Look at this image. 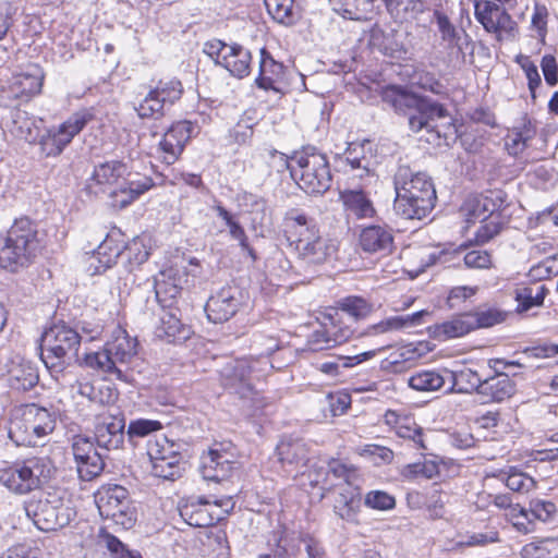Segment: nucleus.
Listing matches in <instances>:
<instances>
[{"instance_id":"6","label":"nucleus","mask_w":558,"mask_h":558,"mask_svg":"<svg viewBox=\"0 0 558 558\" xmlns=\"http://www.w3.org/2000/svg\"><path fill=\"white\" fill-rule=\"evenodd\" d=\"M383 100L397 112L407 114L410 129L416 133L422 130L439 133L438 121L448 118V111L442 105L418 97L400 86L386 87Z\"/></svg>"},{"instance_id":"41","label":"nucleus","mask_w":558,"mask_h":558,"mask_svg":"<svg viewBox=\"0 0 558 558\" xmlns=\"http://www.w3.org/2000/svg\"><path fill=\"white\" fill-rule=\"evenodd\" d=\"M446 378L437 371L424 369L414 373L408 379L410 388L416 391L430 392L444 387Z\"/></svg>"},{"instance_id":"20","label":"nucleus","mask_w":558,"mask_h":558,"mask_svg":"<svg viewBox=\"0 0 558 558\" xmlns=\"http://www.w3.org/2000/svg\"><path fill=\"white\" fill-rule=\"evenodd\" d=\"M242 305V293L238 287L227 286L211 295L205 311L210 322L215 324L229 320Z\"/></svg>"},{"instance_id":"46","label":"nucleus","mask_w":558,"mask_h":558,"mask_svg":"<svg viewBox=\"0 0 558 558\" xmlns=\"http://www.w3.org/2000/svg\"><path fill=\"white\" fill-rule=\"evenodd\" d=\"M339 312L345 313L355 320L364 319L373 312V305L364 298L350 295L338 302Z\"/></svg>"},{"instance_id":"54","label":"nucleus","mask_w":558,"mask_h":558,"mask_svg":"<svg viewBox=\"0 0 558 558\" xmlns=\"http://www.w3.org/2000/svg\"><path fill=\"white\" fill-rule=\"evenodd\" d=\"M414 351L410 347H403L391 352L388 357L381 361L380 367L391 373L402 372L404 363L412 360Z\"/></svg>"},{"instance_id":"44","label":"nucleus","mask_w":558,"mask_h":558,"mask_svg":"<svg viewBox=\"0 0 558 558\" xmlns=\"http://www.w3.org/2000/svg\"><path fill=\"white\" fill-rule=\"evenodd\" d=\"M81 364L105 374H116L118 378L122 377L121 369L113 364L106 347L101 351L86 353Z\"/></svg>"},{"instance_id":"55","label":"nucleus","mask_w":558,"mask_h":558,"mask_svg":"<svg viewBox=\"0 0 558 558\" xmlns=\"http://www.w3.org/2000/svg\"><path fill=\"white\" fill-rule=\"evenodd\" d=\"M149 251L140 238L133 239L126 245L123 244L122 258H126L131 266H138L147 260Z\"/></svg>"},{"instance_id":"1","label":"nucleus","mask_w":558,"mask_h":558,"mask_svg":"<svg viewBox=\"0 0 558 558\" xmlns=\"http://www.w3.org/2000/svg\"><path fill=\"white\" fill-rule=\"evenodd\" d=\"M151 186L150 177L131 170L121 160H109L95 166L86 181V191L89 194L109 193L111 205L119 209L131 205Z\"/></svg>"},{"instance_id":"9","label":"nucleus","mask_w":558,"mask_h":558,"mask_svg":"<svg viewBox=\"0 0 558 558\" xmlns=\"http://www.w3.org/2000/svg\"><path fill=\"white\" fill-rule=\"evenodd\" d=\"M56 428V417L34 403L15 407L10 412L8 435L16 446H37Z\"/></svg>"},{"instance_id":"5","label":"nucleus","mask_w":558,"mask_h":558,"mask_svg":"<svg viewBox=\"0 0 558 558\" xmlns=\"http://www.w3.org/2000/svg\"><path fill=\"white\" fill-rule=\"evenodd\" d=\"M284 221L287 239L294 245L299 258L304 263L320 265L335 257L338 242L323 235L313 218L298 209H291Z\"/></svg>"},{"instance_id":"33","label":"nucleus","mask_w":558,"mask_h":558,"mask_svg":"<svg viewBox=\"0 0 558 558\" xmlns=\"http://www.w3.org/2000/svg\"><path fill=\"white\" fill-rule=\"evenodd\" d=\"M515 392V384L507 374H496L495 376L484 378L481 389V396L485 401H504Z\"/></svg>"},{"instance_id":"49","label":"nucleus","mask_w":558,"mask_h":558,"mask_svg":"<svg viewBox=\"0 0 558 558\" xmlns=\"http://www.w3.org/2000/svg\"><path fill=\"white\" fill-rule=\"evenodd\" d=\"M204 544L211 549L217 558H227L230 554L227 532L220 526H213L207 531Z\"/></svg>"},{"instance_id":"38","label":"nucleus","mask_w":558,"mask_h":558,"mask_svg":"<svg viewBox=\"0 0 558 558\" xmlns=\"http://www.w3.org/2000/svg\"><path fill=\"white\" fill-rule=\"evenodd\" d=\"M451 380V391L460 393H470L476 391L481 395V389L484 383L482 375L472 368L464 367L456 372H446Z\"/></svg>"},{"instance_id":"17","label":"nucleus","mask_w":558,"mask_h":558,"mask_svg":"<svg viewBox=\"0 0 558 558\" xmlns=\"http://www.w3.org/2000/svg\"><path fill=\"white\" fill-rule=\"evenodd\" d=\"M183 93L182 83L177 78L160 80L135 107L137 114L142 118L157 119L163 116L165 106L172 105L181 98Z\"/></svg>"},{"instance_id":"15","label":"nucleus","mask_w":558,"mask_h":558,"mask_svg":"<svg viewBox=\"0 0 558 558\" xmlns=\"http://www.w3.org/2000/svg\"><path fill=\"white\" fill-rule=\"evenodd\" d=\"M232 498L225 499H198L185 502L180 507L181 518L191 526L209 527L215 522L221 521L233 509Z\"/></svg>"},{"instance_id":"48","label":"nucleus","mask_w":558,"mask_h":558,"mask_svg":"<svg viewBox=\"0 0 558 558\" xmlns=\"http://www.w3.org/2000/svg\"><path fill=\"white\" fill-rule=\"evenodd\" d=\"M482 225L475 232V242L477 244H485L489 242L494 236L500 233L504 228V221L500 214H490L484 217L481 221Z\"/></svg>"},{"instance_id":"60","label":"nucleus","mask_w":558,"mask_h":558,"mask_svg":"<svg viewBox=\"0 0 558 558\" xmlns=\"http://www.w3.org/2000/svg\"><path fill=\"white\" fill-rule=\"evenodd\" d=\"M514 61L524 71L529 83V89L531 93H534L542 83L536 64L531 60L529 56L522 53L518 54Z\"/></svg>"},{"instance_id":"62","label":"nucleus","mask_w":558,"mask_h":558,"mask_svg":"<svg viewBox=\"0 0 558 558\" xmlns=\"http://www.w3.org/2000/svg\"><path fill=\"white\" fill-rule=\"evenodd\" d=\"M371 45L385 54H392L397 50V44L392 40L390 34H386L381 28L374 27L369 37Z\"/></svg>"},{"instance_id":"4","label":"nucleus","mask_w":558,"mask_h":558,"mask_svg":"<svg viewBox=\"0 0 558 558\" xmlns=\"http://www.w3.org/2000/svg\"><path fill=\"white\" fill-rule=\"evenodd\" d=\"M265 342L258 359H238L227 363L221 369L223 386L231 393L238 395L243 404L253 411L260 409L263 401L259 392L253 388L252 380L259 378L272 367L268 356L279 348L275 338L269 337Z\"/></svg>"},{"instance_id":"59","label":"nucleus","mask_w":558,"mask_h":558,"mask_svg":"<svg viewBox=\"0 0 558 558\" xmlns=\"http://www.w3.org/2000/svg\"><path fill=\"white\" fill-rule=\"evenodd\" d=\"M434 16L438 26V31L441 35V39L446 41L448 46H458L460 36L448 16L440 11H435Z\"/></svg>"},{"instance_id":"50","label":"nucleus","mask_w":558,"mask_h":558,"mask_svg":"<svg viewBox=\"0 0 558 558\" xmlns=\"http://www.w3.org/2000/svg\"><path fill=\"white\" fill-rule=\"evenodd\" d=\"M500 477L509 489L518 493H527L533 489L536 484L533 477L515 468H510L507 473H501Z\"/></svg>"},{"instance_id":"58","label":"nucleus","mask_w":558,"mask_h":558,"mask_svg":"<svg viewBox=\"0 0 558 558\" xmlns=\"http://www.w3.org/2000/svg\"><path fill=\"white\" fill-rule=\"evenodd\" d=\"M507 515L519 532L527 534L534 531V519L529 509L517 505L508 511Z\"/></svg>"},{"instance_id":"42","label":"nucleus","mask_w":558,"mask_h":558,"mask_svg":"<svg viewBox=\"0 0 558 558\" xmlns=\"http://www.w3.org/2000/svg\"><path fill=\"white\" fill-rule=\"evenodd\" d=\"M473 330L489 328L506 320L507 313L496 307L481 306L473 312H468Z\"/></svg>"},{"instance_id":"27","label":"nucleus","mask_w":558,"mask_h":558,"mask_svg":"<svg viewBox=\"0 0 558 558\" xmlns=\"http://www.w3.org/2000/svg\"><path fill=\"white\" fill-rule=\"evenodd\" d=\"M359 241L361 248L371 254L387 255L393 248V234L386 226L365 227L360 233Z\"/></svg>"},{"instance_id":"40","label":"nucleus","mask_w":558,"mask_h":558,"mask_svg":"<svg viewBox=\"0 0 558 558\" xmlns=\"http://www.w3.org/2000/svg\"><path fill=\"white\" fill-rule=\"evenodd\" d=\"M360 506L361 497L359 493L342 492L339 493L336 498L333 511L342 520L350 523H357Z\"/></svg>"},{"instance_id":"47","label":"nucleus","mask_w":558,"mask_h":558,"mask_svg":"<svg viewBox=\"0 0 558 558\" xmlns=\"http://www.w3.org/2000/svg\"><path fill=\"white\" fill-rule=\"evenodd\" d=\"M162 423L157 420L137 418L130 422L126 435L129 441L133 445L137 444V439L149 437L151 434L162 429Z\"/></svg>"},{"instance_id":"29","label":"nucleus","mask_w":558,"mask_h":558,"mask_svg":"<svg viewBox=\"0 0 558 558\" xmlns=\"http://www.w3.org/2000/svg\"><path fill=\"white\" fill-rule=\"evenodd\" d=\"M179 308L161 307L159 325L156 327V335L159 338H167L169 341L185 340L190 336V327L183 324L178 316Z\"/></svg>"},{"instance_id":"37","label":"nucleus","mask_w":558,"mask_h":558,"mask_svg":"<svg viewBox=\"0 0 558 558\" xmlns=\"http://www.w3.org/2000/svg\"><path fill=\"white\" fill-rule=\"evenodd\" d=\"M267 12L278 23L290 26L301 16L296 0H264Z\"/></svg>"},{"instance_id":"34","label":"nucleus","mask_w":558,"mask_h":558,"mask_svg":"<svg viewBox=\"0 0 558 558\" xmlns=\"http://www.w3.org/2000/svg\"><path fill=\"white\" fill-rule=\"evenodd\" d=\"M320 324L331 341V345L347 342L353 335V330L342 322L341 313L330 308L322 315Z\"/></svg>"},{"instance_id":"61","label":"nucleus","mask_w":558,"mask_h":558,"mask_svg":"<svg viewBox=\"0 0 558 558\" xmlns=\"http://www.w3.org/2000/svg\"><path fill=\"white\" fill-rule=\"evenodd\" d=\"M34 122L27 117L25 111L17 110L13 116V130L15 136L24 140L32 141Z\"/></svg>"},{"instance_id":"32","label":"nucleus","mask_w":558,"mask_h":558,"mask_svg":"<svg viewBox=\"0 0 558 558\" xmlns=\"http://www.w3.org/2000/svg\"><path fill=\"white\" fill-rule=\"evenodd\" d=\"M427 314L428 313L426 311H418L413 314L386 317L379 323L368 326L365 335L378 336L401 331L403 329L420 325L422 323L423 316Z\"/></svg>"},{"instance_id":"19","label":"nucleus","mask_w":558,"mask_h":558,"mask_svg":"<svg viewBox=\"0 0 558 558\" xmlns=\"http://www.w3.org/2000/svg\"><path fill=\"white\" fill-rule=\"evenodd\" d=\"M475 17L485 31L494 33L500 39L502 35H511L515 22L507 10L494 0H478L475 2Z\"/></svg>"},{"instance_id":"23","label":"nucleus","mask_w":558,"mask_h":558,"mask_svg":"<svg viewBox=\"0 0 558 558\" xmlns=\"http://www.w3.org/2000/svg\"><path fill=\"white\" fill-rule=\"evenodd\" d=\"M187 281L184 269L170 267L159 271L155 277V294L161 307H171L181 294L183 284Z\"/></svg>"},{"instance_id":"25","label":"nucleus","mask_w":558,"mask_h":558,"mask_svg":"<svg viewBox=\"0 0 558 558\" xmlns=\"http://www.w3.org/2000/svg\"><path fill=\"white\" fill-rule=\"evenodd\" d=\"M279 462L286 472L296 474H306L307 464L312 462L307 445L301 439H283L277 448Z\"/></svg>"},{"instance_id":"52","label":"nucleus","mask_w":558,"mask_h":558,"mask_svg":"<svg viewBox=\"0 0 558 558\" xmlns=\"http://www.w3.org/2000/svg\"><path fill=\"white\" fill-rule=\"evenodd\" d=\"M555 542L546 538L524 545L520 551L522 558H554Z\"/></svg>"},{"instance_id":"64","label":"nucleus","mask_w":558,"mask_h":558,"mask_svg":"<svg viewBox=\"0 0 558 558\" xmlns=\"http://www.w3.org/2000/svg\"><path fill=\"white\" fill-rule=\"evenodd\" d=\"M529 510L534 520L547 522L556 512V506L551 501L543 499H533L530 502Z\"/></svg>"},{"instance_id":"12","label":"nucleus","mask_w":558,"mask_h":558,"mask_svg":"<svg viewBox=\"0 0 558 558\" xmlns=\"http://www.w3.org/2000/svg\"><path fill=\"white\" fill-rule=\"evenodd\" d=\"M24 511L41 531H56L68 525L75 510L59 492H45L24 502Z\"/></svg>"},{"instance_id":"11","label":"nucleus","mask_w":558,"mask_h":558,"mask_svg":"<svg viewBox=\"0 0 558 558\" xmlns=\"http://www.w3.org/2000/svg\"><path fill=\"white\" fill-rule=\"evenodd\" d=\"M54 472L48 457H32L0 468V484L10 493L26 495L47 483Z\"/></svg>"},{"instance_id":"16","label":"nucleus","mask_w":558,"mask_h":558,"mask_svg":"<svg viewBox=\"0 0 558 558\" xmlns=\"http://www.w3.org/2000/svg\"><path fill=\"white\" fill-rule=\"evenodd\" d=\"M44 73L38 65L32 64L25 71L14 74L11 80L0 88V101L11 106L13 100L27 101L41 90Z\"/></svg>"},{"instance_id":"53","label":"nucleus","mask_w":558,"mask_h":558,"mask_svg":"<svg viewBox=\"0 0 558 558\" xmlns=\"http://www.w3.org/2000/svg\"><path fill=\"white\" fill-rule=\"evenodd\" d=\"M487 199L480 197H470L461 206V215L465 218L468 223H474L476 220L482 221L484 217H487L488 211Z\"/></svg>"},{"instance_id":"14","label":"nucleus","mask_w":558,"mask_h":558,"mask_svg":"<svg viewBox=\"0 0 558 558\" xmlns=\"http://www.w3.org/2000/svg\"><path fill=\"white\" fill-rule=\"evenodd\" d=\"M92 119L93 113L89 110L81 109L59 126L48 129L40 138L43 153L48 157L60 155Z\"/></svg>"},{"instance_id":"63","label":"nucleus","mask_w":558,"mask_h":558,"mask_svg":"<svg viewBox=\"0 0 558 558\" xmlns=\"http://www.w3.org/2000/svg\"><path fill=\"white\" fill-rule=\"evenodd\" d=\"M464 265L472 269H488L493 266L492 256L487 251L471 250L463 256Z\"/></svg>"},{"instance_id":"13","label":"nucleus","mask_w":558,"mask_h":558,"mask_svg":"<svg viewBox=\"0 0 558 558\" xmlns=\"http://www.w3.org/2000/svg\"><path fill=\"white\" fill-rule=\"evenodd\" d=\"M96 505L104 519L111 520L123 529L132 527L136 522V512L128 490L119 485L104 488L96 495Z\"/></svg>"},{"instance_id":"43","label":"nucleus","mask_w":558,"mask_h":558,"mask_svg":"<svg viewBox=\"0 0 558 558\" xmlns=\"http://www.w3.org/2000/svg\"><path fill=\"white\" fill-rule=\"evenodd\" d=\"M384 348L378 349L381 351ZM377 350H369L353 356H340L335 362H325L320 365L319 369L329 376H338L342 368L353 367L362 362L373 359Z\"/></svg>"},{"instance_id":"26","label":"nucleus","mask_w":558,"mask_h":558,"mask_svg":"<svg viewBox=\"0 0 558 558\" xmlns=\"http://www.w3.org/2000/svg\"><path fill=\"white\" fill-rule=\"evenodd\" d=\"M119 238L120 233H109L87 257V270L90 275L101 274L114 265L119 257H122L123 243Z\"/></svg>"},{"instance_id":"18","label":"nucleus","mask_w":558,"mask_h":558,"mask_svg":"<svg viewBox=\"0 0 558 558\" xmlns=\"http://www.w3.org/2000/svg\"><path fill=\"white\" fill-rule=\"evenodd\" d=\"M147 456L153 464V473L165 480H174L180 475L179 462L181 456L175 445L165 436H155L148 439Z\"/></svg>"},{"instance_id":"51","label":"nucleus","mask_w":558,"mask_h":558,"mask_svg":"<svg viewBox=\"0 0 558 558\" xmlns=\"http://www.w3.org/2000/svg\"><path fill=\"white\" fill-rule=\"evenodd\" d=\"M104 466L102 458L97 451L76 462L78 476L83 481H92L98 476L102 472Z\"/></svg>"},{"instance_id":"22","label":"nucleus","mask_w":558,"mask_h":558,"mask_svg":"<svg viewBox=\"0 0 558 558\" xmlns=\"http://www.w3.org/2000/svg\"><path fill=\"white\" fill-rule=\"evenodd\" d=\"M125 418L121 413H102L95 425V440L99 448L114 450L124 441Z\"/></svg>"},{"instance_id":"21","label":"nucleus","mask_w":558,"mask_h":558,"mask_svg":"<svg viewBox=\"0 0 558 558\" xmlns=\"http://www.w3.org/2000/svg\"><path fill=\"white\" fill-rule=\"evenodd\" d=\"M201 473L206 481H227L240 474V463L232 454L210 449L202 457Z\"/></svg>"},{"instance_id":"10","label":"nucleus","mask_w":558,"mask_h":558,"mask_svg":"<svg viewBox=\"0 0 558 558\" xmlns=\"http://www.w3.org/2000/svg\"><path fill=\"white\" fill-rule=\"evenodd\" d=\"M38 247L37 230L33 222L27 218L17 219L0 238V266L12 272L27 267Z\"/></svg>"},{"instance_id":"28","label":"nucleus","mask_w":558,"mask_h":558,"mask_svg":"<svg viewBox=\"0 0 558 558\" xmlns=\"http://www.w3.org/2000/svg\"><path fill=\"white\" fill-rule=\"evenodd\" d=\"M432 338L447 341L463 337L473 331L468 312L451 316L449 319L434 324L428 328Z\"/></svg>"},{"instance_id":"57","label":"nucleus","mask_w":558,"mask_h":558,"mask_svg":"<svg viewBox=\"0 0 558 558\" xmlns=\"http://www.w3.org/2000/svg\"><path fill=\"white\" fill-rule=\"evenodd\" d=\"M100 544L108 549L107 558H142L138 553L129 550L124 544L111 534H102Z\"/></svg>"},{"instance_id":"8","label":"nucleus","mask_w":558,"mask_h":558,"mask_svg":"<svg viewBox=\"0 0 558 558\" xmlns=\"http://www.w3.org/2000/svg\"><path fill=\"white\" fill-rule=\"evenodd\" d=\"M292 179L307 194H324L330 189L332 175L327 156L315 148L296 151L292 157L278 155Z\"/></svg>"},{"instance_id":"36","label":"nucleus","mask_w":558,"mask_h":558,"mask_svg":"<svg viewBox=\"0 0 558 558\" xmlns=\"http://www.w3.org/2000/svg\"><path fill=\"white\" fill-rule=\"evenodd\" d=\"M232 51L223 56L221 66L235 77L242 78L247 76L251 71L252 56L248 49L241 45L232 44Z\"/></svg>"},{"instance_id":"39","label":"nucleus","mask_w":558,"mask_h":558,"mask_svg":"<svg viewBox=\"0 0 558 558\" xmlns=\"http://www.w3.org/2000/svg\"><path fill=\"white\" fill-rule=\"evenodd\" d=\"M384 7L395 21L401 23L416 20L425 9L422 0H390Z\"/></svg>"},{"instance_id":"45","label":"nucleus","mask_w":558,"mask_h":558,"mask_svg":"<svg viewBox=\"0 0 558 558\" xmlns=\"http://www.w3.org/2000/svg\"><path fill=\"white\" fill-rule=\"evenodd\" d=\"M547 289L545 286L524 287L515 292V301L518 302L517 311L519 313L527 312L534 306H541L544 302Z\"/></svg>"},{"instance_id":"2","label":"nucleus","mask_w":558,"mask_h":558,"mask_svg":"<svg viewBox=\"0 0 558 558\" xmlns=\"http://www.w3.org/2000/svg\"><path fill=\"white\" fill-rule=\"evenodd\" d=\"M376 162L373 143L368 140L350 143L344 151L343 163L349 167L344 171L362 183L360 187L340 191L339 198L345 213L356 219L372 218L376 214L373 202L363 190V186L375 175Z\"/></svg>"},{"instance_id":"35","label":"nucleus","mask_w":558,"mask_h":558,"mask_svg":"<svg viewBox=\"0 0 558 558\" xmlns=\"http://www.w3.org/2000/svg\"><path fill=\"white\" fill-rule=\"evenodd\" d=\"M113 364L129 363L136 355L137 341L135 338L130 337L124 330H119V333L111 342L106 344Z\"/></svg>"},{"instance_id":"24","label":"nucleus","mask_w":558,"mask_h":558,"mask_svg":"<svg viewBox=\"0 0 558 558\" xmlns=\"http://www.w3.org/2000/svg\"><path fill=\"white\" fill-rule=\"evenodd\" d=\"M194 130L195 126L190 121H179L168 129L159 143L163 162L172 165L177 161Z\"/></svg>"},{"instance_id":"3","label":"nucleus","mask_w":558,"mask_h":558,"mask_svg":"<svg viewBox=\"0 0 558 558\" xmlns=\"http://www.w3.org/2000/svg\"><path fill=\"white\" fill-rule=\"evenodd\" d=\"M396 198L393 209L404 219H423L434 208L436 190L430 177L413 171L407 165H399L393 174Z\"/></svg>"},{"instance_id":"31","label":"nucleus","mask_w":558,"mask_h":558,"mask_svg":"<svg viewBox=\"0 0 558 558\" xmlns=\"http://www.w3.org/2000/svg\"><path fill=\"white\" fill-rule=\"evenodd\" d=\"M7 381L15 390H29L38 381L37 369L32 363L16 357L8 367Z\"/></svg>"},{"instance_id":"30","label":"nucleus","mask_w":558,"mask_h":558,"mask_svg":"<svg viewBox=\"0 0 558 558\" xmlns=\"http://www.w3.org/2000/svg\"><path fill=\"white\" fill-rule=\"evenodd\" d=\"M284 65L276 61L272 56L263 48L260 50L259 72L255 80L256 85L265 90L279 92L277 84L282 81Z\"/></svg>"},{"instance_id":"56","label":"nucleus","mask_w":558,"mask_h":558,"mask_svg":"<svg viewBox=\"0 0 558 558\" xmlns=\"http://www.w3.org/2000/svg\"><path fill=\"white\" fill-rule=\"evenodd\" d=\"M364 505L373 510L387 511L396 507V499L385 490H369L364 497Z\"/></svg>"},{"instance_id":"7","label":"nucleus","mask_w":558,"mask_h":558,"mask_svg":"<svg viewBox=\"0 0 558 558\" xmlns=\"http://www.w3.org/2000/svg\"><path fill=\"white\" fill-rule=\"evenodd\" d=\"M84 336L66 324H56L41 338V360L56 380L66 381V368L77 357Z\"/></svg>"}]
</instances>
